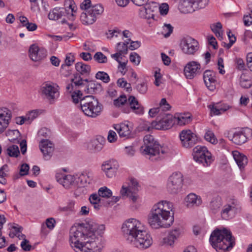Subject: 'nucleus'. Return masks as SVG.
I'll return each instance as SVG.
<instances>
[{
    "mask_svg": "<svg viewBox=\"0 0 252 252\" xmlns=\"http://www.w3.org/2000/svg\"><path fill=\"white\" fill-rule=\"evenodd\" d=\"M85 87L83 89L86 94H94L100 93L102 91V86L100 83L95 80L85 79Z\"/></svg>",
    "mask_w": 252,
    "mask_h": 252,
    "instance_id": "obj_20",
    "label": "nucleus"
},
{
    "mask_svg": "<svg viewBox=\"0 0 252 252\" xmlns=\"http://www.w3.org/2000/svg\"><path fill=\"white\" fill-rule=\"evenodd\" d=\"M183 182V176L181 173H173L168 179L167 191L172 194L178 193L181 190Z\"/></svg>",
    "mask_w": 252,
    "mask_h": 252,
    "instance_id": "obj_11",
    "label": "nucleus"
},
{
    "mask_svg": "<svg viewBox=\"0 0 252 252\" xmlns=\"http://www.w3.org/2000/svg\"><path fill=\"white\" fill-rule=\"evenodd\" d=\"M240 84L244 88H250L252 85L250 77L246 74H242L240 77Z\"/></svg>",
    "mask_w": 252,
    "mask_h": 252,
    "instance_id": "obj_38",
    "label": "nucleus"
},
{
    "mask_svg": "<svg viewBox=\"0 0 252 252\" xmlns=\"http://www.w3.org/2000/svg\"><path fill=\"white\" fill-rule=\"evenodd\" d=\"M191 121L190 116H180L178 118V124L180 125H185L189 124Z\"/></svg>",
    "mask_w": 252,
    "mask_h": 252,
    "instance_id": "obj_54",
    "label": "nucleus"
},
{
    "mask_svg": "<svg viewBox=\"0 0 252 252\" xmlns=\"http://www.w3.org/2000/svg\"><path fill=\"white\" fill-rule=\"evenodd\" d=\"M128 42L121 43L119 42L117 44V51L122 54H126L127 53Z\"/></svg>",
    "mask_w": 252,
    "mask_h": 252,
    "instance_id": "obj_48",
    "label": "nucleus"
},
{
    "mask_svg": "<svg viewBox=\"0 0 252 252\" xmlns=\"http://www.w3.org/2000/svg\"><path fill=\"white\" fill-rule=\"evenodd\" d=\"M74 62V56L71 53L66 55L65 60V63L63 64L61 67V72L63 73V70H69V66H70Z\"/></svg>",
    "mask_w": 252,
    "mask_h": 252,
    "instance_id": "obj_37",
    "label": "nucleus"
},
{
    "mask_svg": "<svg viewBox=\"0 0 252 252\" xmlns=\"http://www.w3.org/2000/svg\"><path fill=\"white\" fill-rule=\"evenodd\" d=\"M155 10L152 9L149 5H147L146 7H141L139 11V15L141 18L150 19H154Z\"/></svg>",
    "mask_w": 252,
    "mask_h": 252,
    "instance_id": "obj_34",
    "label": "nucleus"
},
{
    "mask_svg": "<svg viewBox=\"0 0 252 252\" xmlns=\"http://www.w3.org/2000/svg\"><path fill=\"white\" fill-rule=\"evenodd\" d=\"M21 247L24 251H30L32 249V246L29 244V241L26 239H24L21 242Z\"/></svg>",
    "mask_w": 252,
    "mask_h": 252,
    "instance_id": "obj_57",
    "label": "nucleus"
},
{
    "mask_svg": "<svg viewBox=\"0 0 252 252\" xmlns=\"http://www.w3.org/2000/svg\"><path fill=\"white\" fill-rule=\"evenodd\" d=\"M209 108L211 109V113H213L214 115H219L229 109L228 106H224V107L215 106L213 105H209Z\"/></svg>",
    "mask_w": 252,
    "mask_h": 252,
    "instance_id": "obj_41",
    "label": "nucleus"
},
{
    "mask_svg": "<svg viewBox=\"0 0 252 252\" xmlns=\"http://www.w3.org/2000/svg\"><path fill=\"white\" fill-rule=\"evenodd\" d=\"M56 221L54 218H48L46 220V226L50 229H52L55 227Z\"/></svg>",
    "mask_w": 252,
    "mask_h": 252,
    "instance_id": "obj_61",
    "label": "nucleus"
},
{
    "mask_svg": "<svg viewBox=\"0 0 252 252\" xmlns=\"http://www.w3.org/2000/svg\"><path fill=\"white\" fill-rule=\"evenodd\" d=\"M172 125V120L166 116L162 119L159 120L158 122L152 123V127H155L156 129H168Z\"/></svg>",
    "mask_w": 252,
    "mask_h": 252,
    "instance_id": "obj_26",
    "label": "nucleus"
},
{
    "mask_svg": "<svg viewBox=\"0 0 252 252\" xmlns=\"http://www.w3.org/2000/svg\"><path fill=\"white\" fill-rule=\"evenodd\" d=\"M144 149L143 154L148 155L149 159L155 161L160 160L163 158V155L168 153V149L161 146L151 135H146L143 139Z\"/></svg>",
    "mask_w": 252,
    "mask_h": 252,
    "instance_id": "obj_5",
    "label": "nucleus"
},
{
    "mask_svg": "<svg viewBox=\"0 0 252 252\" xmlns=\"http://www.w3.org/2000/svg\"><path fill=\"white\" fill-rule=\"evenodd\" d=\"M180 234L179 229H173L169 232L166 237L163 238V243L167 245L172 246L173 245L175 240L179 237Z\"/></svg>",
    "mask_w": 252,
    "mask_h": 252,
    "instance_id": "obj_32",
    "label": "nucleus"
},
{
    "mask_svg": "<svg viewBox=\"0 0 252 252\" xmlns=\"http://www.w3.org/2000/svg\"><path fill=\"white\" fill-rule=\"evenodd\" d=\"M243 20L244 25L246 26H249L252 24V10H251L250 14L244 16Z\"/></svg>",
    "mask_w": 252,
    "mask_h": 252,
    "instance_id": "obj_56",
    "label": "nucleus"
},
{
    "mask_svg": "<svg viewBox=\"0 0 252 252\" xmlns=\"http://www.w3.org/2000/svg\"><path fill=\"white\" fill-rule=\"evenodd\" d=\"M107 139L111 143L115 142L117 139V135L116 132L113 130H110L108 133Z\"/></svg>",
    "mask_w": 252,
    "mask_h": 252,
    "instance_id": "obj_59",
    "label": "nucleus"
},
{
    "mask_svg": "<svg viewBox=\"0 0 252 252\" xmlns=\"http://www.w3.org/2000/svg\"><path fill=\"white\" fill-rule=\"evenodd\" d=\"M11 118V111L6 108L0 110V133L7 127Z\"/></svg>",
    "mask_w": 252,
    "mask_h": 252,
    "instance_id": "obj_22",
    "label": "nucleus"
},
{
    "mask_svg": "<svg viewBox=\"0 0 252 252\" xmlns=\"http://www.w3.org/2000/svg\"><path fill=\"white\" fill-rule=\"evenodd\" d=\"M125 153L128 156L132 157L135 154V150L132 146H127L125 148Z\"/></svg>",
    "mask_w": 252,
    "mask_h": 252,
    "instance_id": "obj_62",
    "label": "nucleus"
},
{
    "mask_svg": "<svg viewBox=\"0 0 252 252\" xmlns=\"http://www.w3.org/2000/svg\"><path fill=\"white\" fill-rule=\"evenodd\" d=\"M234 207L227 204L223 206L221 211V216L223 219L228 220L232 218V214L234 212Z\"/></svg>",
    "mask_w": 252,
    "mask_h": 252,
    "instance_id": "obj_35",
    "label": "nucleus"
},
{
    "mask_svg": "<svg viewBox=\"0 0 252 252\" xmlns=\"http://www.w3.org/2000/svg\"><path fill=\"white\" fill-rule=\"evenodd\" d=\"M56 178L58 183L62 185L65 189L75 188L78 186L77 181L74 176L57 174Z\"/></svg>",
    "mask_w": 252,
    "mask_h": 252,
    "instance_id": "obj_16",
    "label": "nucleus"
},
{
    "mask_svg": "<svg viewBox=\"0 0 252 252\" xmlns=\"http://www.w3.org/2000/svg\"><path fill=\"white\" fill-rule=\"evenodd\" d=\"M42 94H44L49 100H54L57 94V89L50 83L43 84L40 88Z\"/></svg>",
    "mask_w": 252,
    "mask_h": 252,
    "instance_id": "obj_24",
    "label": "nucleus"
},
{
    "mask_svg": "<svg viewBox=\"0 0 252 252\" xmlns=\"http://www.w3.org/2000/svg\"><path fill=\"white\" fill-rule=\"evenodd\" d=\"M203 80L207 88L213 91L216 88V73L210 70H207L204 72Z\"/></svg>",
    "mask_w": 252,
    "mask_h": 252,
    "instance_id": "obj_21",
    "label": "nucleus"
},
{
    "mask_svg": "<svg viewBox=\"0 0 252 252\" xmlns=\"http://www.w3.org/2000/svg\"><path fill=\"white\" fill-rule=\"evenodd\" d=\"M39 148L44 157L49 159L54 150V145L48 139H42L40 142Z\"/></svg>",
    "mask_w": 252,
    "mask_h": 252,
    "instance_id": "obj_23",
    "label": "nucleus"
},
{
    "mask_svg": "<svg viewBox=\"0 0 252 252\" xmlns=\"http://www.w3.org/2000/svg\"><path fill=\"white\" fill-rule=\"evenodd\" d=\"M94 60L99 63H105L107 62V58L100 52H96L94 56Z\"/></svg>",
    "mask_w": 252,
    "mask_h": 252,
    "instance_id": "obj_46",
    "label": "nucleus"
},
{
    "mask_svg": "<svg viewBox=\"0 0 252 252\" xmlns=\"http://www.w3.org/2000/svg\"><path fill=\"white\" fill-rule=\"evenodd\" d=\"M136 89L139 93L145 94L147 91V85L145 82H142L136 85Z\"/></svg>",
    "mask_w": 252,
    "mask_h": 252,
    "instance_id": "obj_52",
    "label": "nucleus"
},
{
    "mask_svg": "<svg viewBox=\"0 0 252 252\" xmlns=\"http://www.w3.org/2000/svg\"><path fill=\"white\" fill-rule=\"evenodd\" d=\"M98 194L102 198H106L108 200L112 196V192L111 189L106 187H103L99 189Z\"/></svg>",
    "mask_w": 252,
    "mask_h": 252,
    "instance_id": "obj_39",
    "label": "nucleus"
},
{
    "mask_svg": "<svg viewBox=\"0 0 252 252\" xmlns=\"http://www.w3.org/2000/svg\"><path fill=\"white\" fill-rule=\"evenodd\" d=\"M114 127L117 131L121 137L127 139L130 137L131 131L127 124L124 123L117 124Z\"/></svg>",
    "mask_w": 252,
    "mask_h": 252,
    "instance_id": "obj_28",
    "label": "nucleus"
},
{
    "mask_svg": "<svg viewBox=\"0 0 252 252\" xmlns=\"http://www.w3.org/2000/svg\"><path fill=\"white\" fill-rule=\"evenodd\" d=\"M159 10L161 15H165L168 12L169 6L167 3H163L159 6Z\"/></svg>",
    "mask_w": 252,
    "mask_h": 252,
    "instance_id": "obj_58",
    "label": "nucleus"
},
{
    "mask_svg": "<svg viewBox=\"0 0 252 252\" xmlns=\"http://www.w3.org/2000/svg\"><path fill=\"white\" fill-rule=\"evenodd\" d=\"M89 199L90 203L94 206V208L97 211L99 210L102 205L104 206L106 201V200L101 199L98 193L91 194Z\"/></svg>",
    "mask_w": 252,
    "mask_h": 252,
    "instance_id": "obj_30",
    "label": "nucleus"
},
{
    "mask_svg": "<svg viewBox=\"0 0 252 252\" xmlns=\"http://www.w3.org/2000/svg\"><path fill=\"white\" fill-rule=\"evenodd\" d=\"M74 205L75 202L74 201H70L66 206L60 208V210L70 214L75 211Z\"/></svg>",
    "mask_w": 252,
    "mask_h": 252,
    "instance_id": "obj_45",
    "label": "nucleus"
},
{
    "mask_svg": "<svg viewBox=\"0 0 252 252\" xmlns=\"http://www.w3.org/2000/svg\"><path fill=\"white\" fill-rule=\"evenodd\" d=\"M91 0H84L80 4V8L86 11H89L93 6Z\"/></svg>",
    "mask_w": 252,
    "mask_h": 252,
    "instance_id": "obj_51",
    "label": "nucleus"
},
{
    "mask_svg": "<svg viewBox=\"0 0 252 252\" xmlns=\"http://www.w3.org/2000/svg\"><path fill=\"white\" fill-rule=\"evenodd\" d=\"M180 46L184 53L193 55L198 49V43L194 38L187 36L182 39Z\"/></svg>",
    "mask_w": 252,
    "mask_h": 252,
    "instance_id": "obj_15",
    "label": "nucleus"
},
{
    "mask_svg": "<svg viewBox=\"0 0 252 252\" xmlns=\"http://www.w3.org/2000/svg\"><path fill=\"white\" fill-rule=\"evenodd\" d=\"M119 166L117 160L110 159L103 163L101 169L107 177L112 178L115 176Z\"/></svg>",
    "mask_w": 252,
    "mask_h": 252,
    "instance_id": "obj_18",
    "label": "nucleus"
},
{
    "mask_svg": "<svg viewBox=\"0 0 252 252\" xmlns=\"http://www.w3.org/2000/svg\"><path fill=\"white\" fill-rule=\"evenodd\" d=\"M210 242L217 252H224L232 248L235 245V238L231 231L224 228L216 229L211 233Z\"/></svg>",
    "mask_w": 252,
    "mask_h": 252,
    "instance_id": "obj_4",
    "label": "nucleus"
},
{
    "mask_svg": "<svg viewBox=\"0 0 252 252\" xmlns=\"http://www.w3.org/2000/svg\"><path fill=\"white\" fill-rule=\"evenodd\" d=\"M68 9L63 7H55L51 10L48 14V18L50 20H58L62 17H67L69 19L73 20L74 15L73 11L74 6L71 4L69 5Z\"/></svg>",
    "mask_w": 252,
    "mask_h": 252,
    "instance_id": "obj_10",
    "label": "nucleus"
},
{
    "mask_svg": "<svg viewBox=\"0 0 252 252\" xmlns=\"http://www.w3.org/2000/svg\"><path fill=\"white\" fill-rule=\"evenodd\" d=\"M186 206L188 208L199 206L202 203L201 198L200 196L194 193H190L185 198Z\"/></svg>",
    "mask_w": 252,
    "mask_h": 252,
    "instance_id": "obj_29",
    "label": "nucleus"
},
{
    "mask_svg": "<svg viewBox=\"0 0 252 252\" xmlns=\"http://www.w3.org/2000/svg\"><path fill=\"white\" fill-rule=\"evenodd\" d=\"M81 109L85 115L95 118L100 115L102 105L94 96L87 95L81 99Z\"/></svg>",
    "mask_w": 252,
    "mask_h": 252,
    "instance_id": "obj_6",
    "label": "nucleus"
},
{
    "mask_svg": "<svg viewBox=\"0 0 252 252\" xmlns=\"http://www.w3.org/2000/svg\"><path fill=\"white\" fill-rule=\"evenodd\" d=\"M200 72V64L195 61L188 63L184 68L185 75L189 79L193 78Z\"/></svg>",
    "mask_w": 252,
    "mask_h": 252,
    "instance_id": "obj_19",
    "label": "nucleus"
},
{
    "mask_svg": "<svg viewBox=\"0 0 252 252\" xmlns=\"http://www.w3.org/2000/svg\"><path fill=\"white\" fill-rule=\"evenodd\" d=\"M123 235L128 243L140 249H145L152 244V238L144 230L141 222L135 219L126 220L122 226Z\"/></svg>",
    "mask_w": 252,
    "mask_h": 252,
    "instance_id": "obj_2",
    "label": "nucleus"
},
{
    "mask_svg": "<svg viewBox=\"0 0 252 252\" xmlns=\"http://www.w3.org/2000/svg\"><path fill=\"white\" fill-rule=\"evenodd\" d=\"M105 142V139L103 137L98 136L89 142L88 148L92 152H98L102 149Z\"/></svg>",
    "mask_w": 252,
    "mask_h": 252,
    "instance_id": "obj_25",
    "label": "nucleus"
},
{
    "mask_svg": "<svg viewBox=\"0 0 252 252\" xmlns=\"http://www.w3.org/2000/svg\"><path fill=\"white\" fill-rule=\"evenodd\" d=\"M104 229V225L92 220L80 224L70 230V245L76 252H100Z\"/></svg>",
    "mask_w": 252,
    "mask_h": 252,
    "instance_id": "obj_1",
    "label": "nucleus"
},
{
    "mask_svg": "<svg viewBox=\"0 0 252 252\" xmlns=\"http://www.w3.org/2000/svg\"><path fill=\"white\" fill-rule=\"evenodd\" d=\"M252 136V129L246 127L236 131L232 135H230L228 137L235 144L241 145L247 142Z\"/></svg>",
    "mask_w": 252,
    "mask_h": 252,
    "instance_id": "obj_14",
    "label": "nucleus"
},
{
    "mask_svg": "<svg viewBox=\"0 0 252 252\" xmlns=\"http://www.w3.org/2000/svg\"><path fill=\"white\" fill-rule=\"evenodd\" d=\"M80 56L85 61H89L92 59V55L88 52H82L80 54Z\"/></svg>",
    "mask_w": 252,
    "mask_h": 252,
    "instance_id": "obj_64",
    "label": "nucleus"
},
{
    "mask_svg": "<svg viewBox=\"0 0 252 252\" xmlns=\"http://www.w3.org/2000/svg\"><path fill=\"white\" fill-rule=\"evenodd\" d=\"M121 197L119 196H112L108 200H106L104 206L108 207L109 206H112L116 202L119 201Z\"/></svg>",
    "mask_w": 252,
    "mask_h": 252,
    "instance_id": "obj_53",
    "label": "nucleus"
},
{
    "mask_svg": "<svg viewBox=\"0 0 252 252\" xmlns=\"http://www.w3.org/2000/svg\"><path fill=\"white\" fill-rule=\"evenodd\" d=\"M95 78L97 80L102 81L103 83H108L110 80L109 75L104 71H98L95 75Z\"/></svg>",
    "mask_w": 252,
    "mask_h": 252,
    "instance_id": "obj_42",
    "label": "nucleus"
},
{
    "mask_svg": "<svg viewBox=\"0 0 252 252\" xmlns=\"http://www.w3.org/2000/svg\"><path fill=\"white\" fill-rule=\"evenodd\" d=\"M172 204L167 201H161L155 204L151 211L148 218V222L154 228H167L171 226L174 221Z\"/></svg>",
    "mask_w": 252,
    "mask_h": 252,
    "instance_id": "obj_3",
    "label": "nucleus"
},
{
    "mask_svg": "<svg viewBox=\"0 0 252 252\" xmlns=\"http://www.w3.org/2000/svg\"><path fill=\"white\" fill-rule=\"evenodd\" d=\"M89 177H87V175L84 173H81L78 177V186H85L88 183H90L89 181H88Z\"/></svg>",
    "mask_w": 252,
    "mask_h": 252,
    "instance_id": "obj_49",
    "label": "nucleus"
},
{
    "mask_svg": "<svg viewBox=\"0 0 252 252\" xmlns=\"http://www.w3.org/2000/svg\"><path fill=\"white\" fill-rule=\"evenodd\" d=\"M29 165L27 163L22 164L21 166V168L20 169V175L21 176H23L26 175L28 174V171L29 170Z\"/></svg>",
    "mask_w": 252,
    "mask_h": 252,
    "instance_id": "obj_55",
    "label": "nucleus"
},
{
    "mask_svg": "<svg viewBox=\"0 0 252 252\" xmlns=\"http://www.w3.org/2000/svg\"><path fill=\"white\" fill-rule=\"evenodd\" d=\"M82 92H84V91H81L80 90L73 91L71 94V98L73 102L74 103H78L79 101H80V103L81 104V99H82L83 98V97H82Z\"/></svg>",
    "mask_w": 252,
    "mask_h": 252,
    "instance_id": "obj_44",
    "label": "nucleus"
},
{
    "mask_svg": "<svg viewBox=\"0 0 252 252\" xmlns=\"http://www.w3.org/2000/svg\"><path fill=\"white\" fill-rule=\"evenodd\" d=\"M221 205L220 198V197H216L213 198L210 202L209 208L212 213L216 214L220 210Z\"/></svg>",
    "mask_w": 252,
    "mask_h": 252,
    "instance_id": "obj_36",
    "label": "nucleus"
},
{
    "mask_svg": "<svg viewBox=\"0 0 252 252\" xmlns=\"http://www.w3.org/2000/svg\"><path fill=\"white\" fill-rule=\"evenodd\" d=\"M71 82L73 86L74 91L80 90L84 91L85 89V81L79 73L73 74V77L71 79Z\"/></svg>",
    "mask_w": 252,
    "mask_h": 252,
    "instance_id": "obj_27",
    "label": "nucleus"
},
{
    "mask_svg": "<svg viewBox=\"0 0 252 252\" xmlns=\"http://www.w3.org/2000/svg\"><path fill=\"white\" fill-rule=\"evenodd\" d=\"M29 57L34 62H39L47 56V50L43 48H39L35 44L31 45L29 49Z\"/></svg>",
    "mask_w": 252,
    "mask_h": 252,
    "instance_id": "obj_17",
    "label": "nucleus"
},
{
    "mask_svg": "<svg viewBox=\"0 0 252 252\" xmlns=\"http://www.w3.org/2000/svg\"><path fill=\"white\" fill-rule=\"evenodd\" d=\"M208 0H183L181 3L180 8L184 13H191L198 9L204 8Z\"/></svg>",
    "mask_w": 252,
    "mask_h": 252,
    "instance_id": "obj_13",
    "label": "nucleus"
},
{
    "mask_svg": "<svg viewBox=\"0 0 252 252\" xmlns=\"http://www.w3.org/2000/svg\"><path fill=\"white\" fill-rule=\"evenodd\" d=\"M193 157L196 162L202 163L204 166L210 165L213 160L211 153L204 146H197L194 148Z\"/></svg>",
    "mask_w": 252,
    "mask_h": 252,
    "instance_id": "obj_9",
    "label": "nucleus"
},
{
    "mask_svg": "<svg viewBox=\"0 0 252 252\" xmlns=\"http://www.w3.org/2000/svg\"><path fill=\"white\" fill-rule=\"evenodd\" d=\"M50 133V131L45 127L40 129L38 131V134L39 135L43 136L45 137H49Z\"/></svg>",
    "mask_w": 252,
    "mask_h": 252,
    "instance_id": "obj_63",
    "label": "nucleus"
},
{
    "mask_svg": "<svg viewBox=\"0 0 252 252\" xmlns=\"http://www.w3.org/2000/svg\"><path fill=\"white\" fill-rule=\"evenodd\" d=\"M129 60L135 64L138 65L140 62V57L136 53L132 52L130 54Z\"/></svg>",
    "mask_w": 252,
    "mask_h": 252,
    "instance_id": "obj_50",
    "label": "nucleus"
},
{
    "mask_svg": "<svg viewBox=\"0 0 252 252\" xmlns=\"http://www.w3.org/2000/svg\"><path fill=\"white\" fill-rule=\"evenodd\" d=\"M104 8L101 4L94 5L89 11L83 12L80 16V20L84 25H91L95 22L98 16L101 15Z\"/></svg>",
    "mask_w": 252,
    "mask_h": 252,
    "instance_id": "obj_8",
    "label": "nucleus"
},
{
    "mask_svg": "<svg viewBox=\"0 0 252 252\" xmlns=\"http://www.w3.org/2000/svg\"><path fill=\"white\" fill-rule=\"evenodd\" d=\"M205 139L211 143L212 144H216L217 142V140L215 138L214 133L211 130H208L204 135Z\"/></svg>",
    "mask_w": 252,
    "mask_h": 252,
    "instance_id": "obj_47",
    "label": "nucleus"
},
{
    "mask_svg": "<svg viewBox=\"0 0 252 252\" xmlns=\"http://www.w3.org/2000/svg\"><path fill=\"white\" fill-rule=\"evenodd\" d=\"M181 144L187 149L193 147L198 141L197 135L190 129H184L179 134Z\"/></svg>",
    "mask_w": 252,
    "mask_h": 252,
    "instance_id": "obj_12",
    "label": "nucleus"
},
{
    "mask_svg": "<svg viewBox=\"0 0 252 252\" xmlns=\"http://www.w3.org/2000/svg\"><path fill=\"white\" fill-rule=\"evenodd\" d=\"M210 27L212 32L215 33L219 31H220L222 27L220 22H218L216 24L211 25Z\"/></svg>",
    "mask_w": 252,
    "mask_h": 252,
    "instance_id": "obj_60",
    "label": "nucleus"
},
{
    "mask_svg": "<svg viewBox=\"0 0 252 252\" xmlns=\"http://www.w3.org/2000/svg\"><path fill=\"white\" fill-rule=\"evenodd\" d=\"M233 156L237 164L241 170L244 168L248 163V159L246 156L235 151L232 153Z\"/></svg>",
    "mask_w": 252,
    "mask_h": 252,
    "instance_id": "obj_31",
    "label": "nucleus"
},
{
    "mask_svg": "<svg viewBox=\"0 0 252 252\" xmlns=\"http://www.w3.org/2000/svg\"><path fill=\"white\" fill-rule=\"evenodd\" d=\"M6 154L11 157H18L20 154L18 146L15 145L9 146L6 150Z\"/></svg>",
    "mask_w": 252,
    "mask_h": 252,
    "instance_id": "obj_40",
    "label": "nucleus"
},
{
    "mask_svg": "<svg viewBox=\"0 0 252 252\" xmlns=\"http://www.w3.org/2000/svg\"><path fill=\"white\" fill-rule=\"evenodd\" d=\"M75 69L80 75L89 76L91 73V66L82 62H78L75 64Z\"/></svg>",
    "mask_w": 252,
    "mask_h": 252,
    "instance_id": "obj_33",
    "label": "nucleus"
},
{
    "mask_svg": "<svg viewBox=\"0 0 252 252\" xmlns=\"http://www.w3.org/2000/svg\"><path fill=\"white\" fill-rule=\"evenodd\" d=\"M173 27L170 24H164L162 27L161 34L167 38L173 32Z\"/></svg>",
    "mask_w": 252,
    "mask_h": 252,
    "instance_id": "obj_43",
    "label": "nucleus"
},
{
    "mask_svg": "<svg viewBox=\"0 0 252 252\" xmlns=\"http://www.w3.org/2000/svg\"><path fill=\"white\" fill-rule=\"evenodd\" d=\"M127 101L132 112L139 115L144 113V107L139 103L136 97L133 95H130L127 99L126 95H121L114 100V104L116 106L120 107L121 105L125 104Z\"/></svg>",
    "mask_w": 252,
    "mask_h": 252,
    "instance_id": "obj_7",
    "label": "nucleus"
}]
</instances>
